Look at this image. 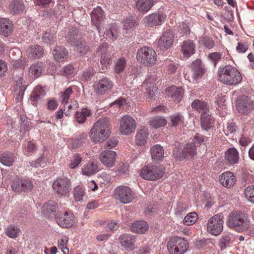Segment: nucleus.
Segmentation results:
<instances>
[{
	"mask_svg": "<svg viewBox=\"0 0 254 254\" xmlns=\"http://www.w3.org/2000/svg\"><path fill=\"white\" fill-rule=\"evenodd\" d=\"M110 120L108 118L98 120L91 128L89 137L94 142H102L106 139L111 133Z\"/></svg>",
	"mask_w": 254,
	"mask_h": 254,
	"instance_id": "obj_1",
	"label": "nucleus"
},
{
	"mask_svg": "<svg viewBox=\"0 0 254 254\" xmlns=\"http://www.w3.org/2000/svg\"><path fill=\"white\" fill-rule=\"evenodd\" d=\"M218 75L220 82L229 85H236L242 80L241 73L236 67L231 65L220 67Z\"/></svg>",
	"mask_w": 254,
	"mask_h": 254,
	"instance_id": "obj_2",
	"label": "nucleus"
},
{
	"mask_svg": "<svg viewBox=\"0 0 254 254\" xmlns=\"http://www.w3.org/2000/svg\"><path fill=\"white\" fill-rule=\"evenodd\" d=\"M227 224L230 228L239 232L248 230L251 225L247 215L239 211L229 214Z\"/></svg>",
	"mask_w": 254,
	"mask_h": 254,
	"instance_id": "obj_3",
	"label": "nucleus"
},
{
	"mask_svg": "<svg viewBox=\"0 0 254 254\" xmlns=\"http://www.w3.org/2000/svg\"><path fill=\"white\" fill-rule=\"evenodd\" d=\"M174 145L175 148L173 151V155L178 160L192 159L196 154V148L193 143H188L183 148L181 143L179 142H176Z\"/></svg>",
	"mask_w": 254,
	"mask_h": 254,
	"instance_id": "obj_4",
	"label": "nucleus"
},
{
	"mask_svg": "<svg viewBox=\"0 0 254 254\" xmlns=\"http://www.w3.org/2000/svg\"><path fill=\"white\" fill-rule=\"evenodd\" d=\"M167 248L170 254H183L189 248V243L184 238L172 237L167 243Z\"/></svg>",
	"mask_w": 254,
	"mask_h": 254,
	"instance_id": "obj_5",
	"label": "nucleus"
},
{
	"mask_svg": "<svg viewBox=\"0 0 254 254\" xmlns=\"http://www.w3.org/2000/svg\"><path fill=\"white\" fill-rule=\"evenodd\" d=\"M96 52L101 54V64L105 67H107L113 62V59L117 57L116 52L112 50L107 43H103L100 45Z\"/></svg>",
	"mask_w": 254,
	"mask_h": 254,
	"instance_id": "obj_6",
	"label": "nucleus"
},
{
	"mask_svg": "<svg viewBox=\"0 0 254 254\" xmlns=\"http://www.w3.org/2000/svg\"><path fill=\"white\" fill-rule=\"evenodd\" d=\"M136 57L139 62L145 65H152L156 61L155 51L148 47L140 48L137 53Z\"/></svg>",
	"mask_w": 254,
	"mask_h": 254,
	"instance_id": "obj_7",
	"label": "nucleus"
},
{
	"mask_svg": "<svg viewBox=\"0 0 254 254\" xmlns=\"http://www.w3.org/2000/svg\"><path fill=\"white\" fill-rule=\"evenodd\" d=\"M224 216L222 213L217 214L211 217L207 225V231L214 236L219 235L223 230Z\"/></svg>",
	"mask_w": 254,
	"mask_h": 254,
	"instance_id": "obj_8",
	"label": "nucleus"
},
{
	"mask_svg": "<svg viewBox=\"0 0 254 254\" xmlns=\"http://www.w3.org/2000/svg\"><path fill=\"white\" fill-rule=\"evenodd\" d=\"M114 194L116 199L123 204L130 203L133 199L131 189L125 186L117 187L114 190Z\"/></svg>",
	"mask_w": 254,
	"mask_h": 254,
	"instance_id": "obj_9",
	"label": "nucleus"
},
{
	"mask_svg": "<svg viewBox=\"0 0 254 254\" xmlns=\"http://www.w3.org/2000/svg\"><path fill=\"white\" fill-rule=\"evenodd\" d=\"M163 172L161 168L156 166H145L140 171L141 177L147 180H156L161 178Z\"/></svg>",
	"mask_w": 254,
	"mask_h": 254,
	"instance_id": "obj_10",
	"label": "nucleus"
},
{
	"mask_svg": "<svg viewBox=\"0 0 254 254\" xmlns=\"http://www.w3.org/2000/svg\"><path fill=\"white\" fill-rule=\"evenodd\" d=\"M114 83L112 81L106 77H103L93 83V89L97 95H104L109 92L113 88Z\"/></svg>",
	"mask_w": 254,
	"mask_h": 254,
	"instance_id": "obj_11",
	"label": "nucleus"
},
{
	"mask_svg": "<svg viewBox=\"0 0 254 254\" xmlns=\"http://www.w3.org/2000/svg\"><path fill=\"white\" fill-rule=\"evenodd\" d=\"M53 188L57 193L62 195H66L71 190V182L66 177L58 178L54 182Z\"/></svg>",
	"mask_w": 254,
	"mask_h": 254,
	"instance_id": "obj_12",
	"label": "nucleus"
},
{
	"mask_svg": "<svg viewBox=\"0 0 254 254\" xmlns=\"http://www.w3.org/2000/svg\"><path fill=\"white\" fill-rule=\"evenodd\" d=\"M136 126L135 120L132 117L126 115L121 120L120 131L122 134L128 135L134 131Z\"/></svg>",
	"mask_w": 254,
	"mask_h": 254,
	"instance_id": "obj_13",
	"label": "nucleus"
},
{
	"mask_svg": "<svg viewBox=\"0 0 254 254\" xmlns=\"http://www.w3.org/2000/svg\"><path fill=\"white\" fill-rule=\"evenodd\" d=\"M237 107L240 113L247 115L254 109V102L250 97L243 95L238 101Z\"/></svg>",
	"mask_w": 254,
	"mask_h": 254,
	"instance_id": "obj_14",
	"label": "nucleus"
},
{
	"mask_svg": "<svg viewBox=\"0 0 254 254\" xmlns=\"http://www.w3.org/2000/svg\"><path fill=\"white\" fill-rule=\"evenodd\" d=\"M136 236L130 234H123L119 238L121 246L127 252H130L136 248L135 245Z\"/></svg>",
	"mask_w": 254,
	"mask_h": 254,
	"instance_id": "obj_15",
	"label": "nucleus"
},
{
	"mask_svg": "<svg viewBox=\"0 0 254 254\" xmlns=\"http://www.w3.org/2000/svg\"><path fill=\"white\" fill-rule=\"evenodd\" d=\"M165 18V15L158 11L156 13H152L147 16H146L142 19L143 24L153 27L162 24Z\"/></svg>",
	"mask_w": 254,
	"mask_h": 254,
	"instance_id": "obj_16",
	"label": "nucleus"
},
{
	"mask_svg": "<svg viewBox=\"0 0 254 254\" xmlns=\"http://www.w3.org/2000/svg\"><path fill=\"white\" fill-rule=\"evenodd\" d=\"M57 224L64 228H69L75 223V219L73 214L70 212H64V214H59L56 217Z\"/></svg>",
	"mask_w": 254,
	"mask_h": 254,
	"instance_id": "obj_17",
	"label": "nucleus"
},
{
	"mask_svg": "<svg viewBox=\"0 0 254 254\" xmlns=\"http://www.w3.org/2000/svg\"><path fill=\"white\" fill-rule=\"evenodd\" d=\"M117 157L116 152L112 150H105L100 153L99 158L102 163L108 168L113 167L115 164Z\"/></svg>",
	"mask_w": 254,
	"mask_h": 254,
	"instance_id": "obj_18",
	"label": "nucleus"
},
{
	"mask_svg": "<svg viewBox=\"0 0 254 254\" xmlns=\"http://www.w3.org/2000/svg\"><path fill=\"white\" fill-rule=\"evenodd\" d=\"M173 38L172 32L170 30H167L158 40V47L163 50L169 48L172 45Z\"/></svg>",
	"mask_w": 254,
	"mask_h": 254,
	"instance_id": "obj_19",
	"label": "nucleus"
},
{
	"mask_svg": "<svg viewBox=\"0 0 254 254\" xmlns=\"http://www.w3.org/2000/svg\"><path fill=\"white\" fill-rule=\"evenodd\" d=\"M166 92L168 97L177 103L180 102L184 95V90L181 87L175 86L169 87Z\"/></svg>",
	"mask_w": 254,
	"mask_h": 254,
	"instance_id": "obj_20",
	"label": "nucleus"
},
{
	"mask_svg": "<svg viewBox=\"0 0 254 254\" xmlns=\"http://www.w3.org/2000/svg\"><path fill=\"white\" fill-rule=\"evenodd\" d=\"M219 181L224 187L230 188L234 186L236 179L234 174L232 172L228 171L221 174Z\"/></svg>",
	"mask_w": 254,
	"mask_h": 254,
	"instance_id": "obj_21",
	"label": "nucleus"
},
{
	"mask_svg": "<svg viewBox=\"0 0 254 254\" xmlns=\"http://www.w3.org/2000/svg\"><path fill=\"white\" fill-rule=\"evenodd\" d=\"M239 153L234 148L229 149L225 154V163L228 165H233L238 162Z\"/></svg>",
	"mask_w": 254,
	"mask_h": 254,
	"instance_id": "obj_22",
	"label": "nucleus"
},
{
	"mask_svg": "<svg viewBox=\"0 0 254 254\" xmlns=\"http://www.w3.org/2000/svg\"><path fill=\"white\" fill-rule=\"evenodd\" d=\"M13 25L9 19L0 18V34L8 36L12 31Z\"/></svg>",
	"mask_w": 254,
	"mask_h": 254,
	"instance_id": "obj_23",
	"label": "nucleus"
},
{
	"mask_svg": "<svg viewBox=\"0 0 254 254\" xmlns=\"http://www.w3.org/2000/svg\"><path fill=\"white\" fill-rule=\"evenodd\" d=\"M67 42L72 46H76L81 41L80 36L77 28L72 27L67 33L66 36Z\"/></svg>",
	"mask_w": 254,
	"mask_h": 254,
	"instance_id": "obj_24",
	"label": "nucleus"
},
{
	"mask_svg": "<svg viewBox=\"0 0 254 254\" xmlns=\"http://www.w3.org/2000/svg\"><path fill=\"white\" fill-rule=\"evenodd\" d=\"M154 0H137L135 7L141 13L147 12L153 6Z\"/></svg>",
	"mask_w": 254,
	"mask_h": 254,
	"instance_id": "obj_25",
	"label": "nucleus"
},
{
	"mask_svg": "<svg viewBox=\"0 0 254 254\" xmlns=\"http://www.w3.org/2000/svg\"><path fill=\"white\" fill-rule=\"evenodd\" d=\"M191 67L193 78L194 79L201 78L204 72L201 61L200 60H195L192 63Z\"/></svg>",
	"mask_w": 254,
	"mask_h": 254,
	"instance_id": "obj_26",
	"label": "nucleus"
},
{
	"mask_svg": "<svg viewBox=\"0 0 254 254\" xmlns=\"http://www.w3.org/2000/svg\"><path fill=\"white\" fill-rule=\"evenodd\" d=\"M151 157L155 162L162 161L164 158V149L158 144L153 146L150 149Z\"/></svg>",
	"mask_w": 254,
	"mask_h": 254,
	"instance_id": "obj_27",
	"label": "nucleus"
},
{
	"mask_svg": "<svg viewBox=\"0 0 254 254\" xmlns=\"http://www.w3.org/2000/svg\"><path fill=\"white\" fill-rule=\"evenodd\" d=\"M45 65L42 62H37L32 64L29 70L31 76L35 78L39 77L45 71Z\"/></svg>",
	"mask_w": 254,
	"mask_h": 254,
	"instance_id": "obj_28",
	"label": "nucleus"
},
{
	"mask_svg": "<svg viewBox=\"0 0 254 254\" xmlns=\"http://www.w3.org/2000/svg\"><path fill=\"white\" fill-rule=\"evenodd\" d=\"M25 8V5L21 0H13L9 6V11L12 14H18L23 12Z\"/></svg>",
	"mask_w": 254,
	"mask_h": 254,
	"instance_id": "obj_29",
	"label": "nucleus"
},
{
	"mask_svg": "<svg viewBox=\"0 0 254 254\" xmlns=\"http://www.w3.org/2000/svg\"><path fill=\"white\" fill-rule=\"evenodd\" d=\"M45 95V92L42 88L36 87L32 91L30 96V101L34 106L42 101Z\"/></svg>",
	"mask_w": 254,
	"mask_h": 254,
	"instance_id": "obj_30",
	"label": "nucleus"
},
{
	"mask_svg": "<svg viewBox=\"0 0 254 254\" xmlns=\"http://www.w3.org/2000/svg\"><path fill=\"white\" fill-rule=\"evenodd\" d=\"M91 18L92 22L95 25L99 32H100L98 23L101 21L103 18V11L102 8L100 7L94 8L91 12Z\"/></svg>",
	"mask_w": 254,
	"mask_h": 254,
	"instance_id": "obj_31",
	"label": "nucleus"
},
{
	"mask_svg": "<svg viewBox=\"0 0 254 254\" xmlns=\"http://www.w3.org/2000/svg\"><path fill=\"white\" fill-rule=\"evenodd\" d=\"M58 209L57 204L53 201H49L46 202L42 207V212L46 217H50L55 213Z\"/></svg>",
	"mask_w": 254,
	"mask_h": 254,
	"instance_id": "obj_32",
	"label": "nucleus"
},
{
	"mask_svg": "<svg viewBox=\"0 0 254 254\" xmlns=\"http://www.w3.org/2000/svg\"><path fill=\"white\" fill-rule=\"evenodd\" d=\"M214 119L207 112L201 115V127L204 130H208L213 126Z\"/></svg>",
	"mask_w": 254,
	"mask_h": 254,
	"instance_id": "obj_33",
	"label": "nucleus"
},
{
	"mask_svg": "<svg viewBox=\"0 0 254 254\" xmlns=\"http://www.w3.org/2000/svg\"><path fill=\"white\" fill-rule=\"evenodd\" d=\"M149 228L147 223L144 220L137 221L132 224L131 231L138 234L145 233Z\"/></svg>",
	"mask_w": 254,
	"mask_h": 254,
	"instance_id": "obj_34",
	"label": "nucleus"
},
{
	"mask_svg": "<svg viewBox=\"0 0 254 254\" xmlns=\"http://www.w3.org/2000/svg\"><path fill=\"white\" fill-rule=\"evenodd\" d=\"M195 48L194 43L190 40L184 41L182 46V52L188 57H190L194 53Z\"/></svg>",
	"mask_w": 254,
	"mask_h": 254,
	"instance_id": "obj_35",
	"label": "nucleus"
},
{
	"mask_svg": "<svg viewBox=\"0 0 254 254\" xmlns=\"http://www.w3.org/2000/svg\"><path fill=\"white\" fill-rule=\"evenodd\" d=\"M27 53L28 56L30 58L38 59L43 55V49L39 45L32 46L28 49Z\"/></svg>",
	"mask_w": 254,
	"mask_h": 254,
	"instance_id": "obj_36",
	"label": "nucleus"
},
{
	"mask_svg": "<svg viewBox=\"0 0 254 254\" xmlns=\"http://www.w3.org/2000/svg\"><path fill=\"white\" fill-rule=\"evenodd\" d=\"M68 55V52L64 47L56 48L53 52L55 59L58 62H61L66 59Z\"/></svg>",
	"mask_w": 254,
	"mask_h": 254,
	"instance_id": "obj_37",
	"label": "nucleus"
},
{
	"mask_svg": "<svg viewBox=\"0 0 254 254\" xmlns=\"http://www.w3.org/2000/svg\"><path fill=\"white\" fill-rule=\"evenodd\" d=\"M98 171V169L97 164L94 162H89L82 170L83 174L86 176L94 175Z\"/></svg>",
	"mask_w": 254,
	"mask_h": 254,
	"instance_id": "obj_38",
	"label": "nucleus"
},
{
	"mask_svg": "<svg viewBox=\"0 0 254 254\" xmlns=\"http://www.w3.org/2000/svg\"><path fill=\"white\" fill-rule=\"evenodd\" d=\"M191 106L193 109H195L199 112H208L209 110V105L206 102L199 100H195L193 101Z\"/></svg>",
	"mask_w": 254,
	"mask_h": 254,
	"instance_id": "obj_39",
	"label": "nucleus"
},
{
	"mask_svg": "<svg viewBox=\"0 0 254 254\" xmlns=\"http://www.w3.org/2000/svg\"><path fill=\"white\" fill-rule=\"evenodd\" d=\"M14 161L13 154L9 152L3 153L0 157V162L4 166H10Z\"/></svg>",
	"mask_w": 254,
	"mask_h": 254,
	"instance_id": "obj_40",
	"label": "nucleus"
},
{
	"mask_svg": "<svg viewBox=\"0 0 254 254\" xmlns=\"http://www.w3.org/2000/svg\"><path fill=\"white\" fill-rule=\"evenodd\" d=\"M148 123L152 127L157 128L165 126L167 124V121L163 118L155 117L151 118Z\"/></svg>",
	"mask_w": 254,
	"mask_h": 254,
	"instance_id": "obj_41",
	"label": "nucleus"
},
{
	"mask_svg": "<svg viewBox=\"0 0 254 254\" xmlns=\"http://www.w3.org/2000/svg\"><path fill=\"white\" fill-rule=\"evenodd\" d=\"M148 133L145 129L139 130L136 134L135 143L138 145H143L146 142Z\"/></svg>",
	"mask_w": 254,
	"mask_h": 254,
	"instance_id": "obj_42",
	"label": "nucleus"
},
{
	"mask_svg": "<svg viewBox=\"0 0 254 254\" xmlns=\"http://www.w3.org/2000/svg\"><path fill=\"white\" fill-rule=\"evenodd\" d=\"M91 115L90 110L85 108L82 109L81 112H77L75 116L76 121L78 124H83L86 121L87 117Z\"/></svg>",
	"mask_w": 254,
	"mask_h": 254,
	"instance_id": "obj_43",
	"label": "nucleus"
},
{
	"mask_svg": "<svg viewBox=\"0 0 254 254\" xmlns=\"http://www.w3.org/2000/svg\"><path fill=\"white\" fill-rule=\"evenodd\" d=\"M118 28L115 24H112L111 26L110 29L107 30L104 33V35H105L106 38L113 41L118 38Z\"/></svg>",
	"mask_w": 254,
	"mask_h": 254,
	"instance_id": "obj_44",
	"label": "nucleus"
},
{
	"mask_svg": "<svg viewBox=\"0 0 254 254\" xmlns=\"http://www.w3.org/2000/svg\"><path fill=\"white\" fill-rule=\"evenodd\" d=\"M126 60L124 58L119 59L114 67L115 72L118 74L123 72L126 66Z\"/></svg>",
	"mask_w": 254,
	"mask_h": 254,
	"instance_id": "obj_45",
	"label": "nucleus"
},
{
	"mask_svg": "<svg viewBox=\"0 0 254 254\" xmlns=\"http://www.w3.org/2000/svg\"><path fill=\"white\" fill-rule=\"evenodd\" d=\"M19 183H21L22 186L20 189L21 192H28L31 191L33 188L32 181L28 178H22L21 181L19 182ZM17 183H19V182H17Z\"/></svg>",
	"mask_w": 254,
	"mask_h": 254,
	"instance_id": "obj_46",
	"label": "nucleus"
},
{
	"mask_svg": "<svg viewBox=\"0 0 254 254\" xmlns=\"http://www.w3.org/2000/svg\"><path fill=\"white\" fill-rule=\"evenodd\" d=\"M43 42L47 44L53 45L56 42V38L55 34L50 32H45L42 37Z\"/></svg>",
	"mask_w": 254,
	"mask_h": 254,
	"instance_id": "obj_47",
	"label": "nucleus"
},
{
	"mask_svg": "<svg viewBox=\"0 0 254 254\" xmlns=\"http://www.w3.org/2000/svg\"><path fill=\"white\" fill-rule=\"evenodd\" d=\"M198 215L195 212H191L187 214L184 219V223L187 225L193 224L197 220Z\"/></svg>",
	"mask_w": 254,
	"mask_h": 254,
	"instance_id": "obj_48",
	"label": "nucleus"
},
{
	"mask_svg": "<svg viewBox=\"0 0 254 254\" xmlns=\"http://www.w3.org/2000/svg\"><path fill=\"white\" fill-rule=\"evenodd\" d=\"M245 195L250 202L254 203V185H250L245 189Z\"/></svg>",
	"mask_w": 254,
	"mask_h": 254,
	"instance_id": "obj_49",
	"label": "nucleus"
},
{
	"mask_svg": "<svg viewBox=\"0 0 254 254\" xmlns=\"http://www.w3.org/2000/svg\"><path fill=\"white\" fill-rule=\"evenodd\" d=\"M20 232V229L14 225L9 226L6 230L8 237L12 238H16Z\"/></svg>",
	"mask_w": 254,
	"mask_h": 254,
	"instance_id": "obj_50",
	"label": "nucleus"
},
{
	"mask_svg": "<svg viewBox=\"0 0 254 254\" xmlns=\"http://www.w3.org/2000/svg\"><path fill=\"white\" fill-rule=\"evenodd\" d=\"M172 126L176 127L183 122V116L180 113L175 114L170 116Z\"/></svg>",
	"mask_w": 254,
	"mask_h": 254,
	"instance_id": "obj_51",
	"label": "nucleus"
},
{
	"mask_svg": "<svg viewBox=\"0 0 254 254\" xmlns=\"http://www.w3.org/2000/svg\"><path fill=\"white\" fill-rule=\"evenodd\" d=\"M222 53L220 52L211 53L208 55V59L214 66H216L217 63L221 60Z\"/></svg>",
	"mask_w": 254,
	"mask_h": 254,
	"instance_id": "obj_52",
	"label": "nucleus"
},
{
	"mask_svg": "<svg viewBox=\"0 0 254 254\" xmlns=\"http://www.w3.org/2000/svg\"><path fill=\"white\" fill-rule=\"evenodd\" d=\"M82 161V157L80 155L77 153L75 154L70 161V164L69 165L70 168L74 169L77 167Z\"/></svg>",
	"mask_w": 254,
	"mask_h": 254,
	"instance_id": "obj_53",
	"label": "nucleus"
},
{
	"mask_svg": "<svg viewBox=\"0 0 254 254\" xmlns=\"http://www.w3.org/2000/svg\"><path fill=\"white\" fill-rule=\"evenodd\" d=\"M85 194V192L82 188L79 186H77L74 189V196L76 201H81L83 199V197Z\"/></svg>",
	"mask_w": 254,
	"mask_h": 254,
	"instance_id": "obj_54",
	"label": "nucleus"
},
{
	"mask_svg": "<svg viewBox=\"0 0 254 254\" xmlns=\"http://www.w3.org/2000/svg\"><path fill=\"white\" fill-rule=\"evenodd\" d=\"M129 164L127 162L122 163L119 165L117 171L120 175H125L128 172Z\"/></svg>",
	"mask_w": 254,
	"mask_h": 254,
	"instance_id": "obj_55",
	"label": "nucleus"
},
{
	"mask_svg": "<svg viewBox=\"0 0 254 254\" xmlns=\"http://www.w3.org/2000/svg\"><path fill=\"white\" fill-rule=\"evenodd\" d=\"M201 43L207 49H212L214 45L213 40L210 37H204L200 40Z\"/></svg>",
	"mask_w": 254,
	"mask_h": 254,
	"instance_id": "obj_56",
	"label": "nucleus"
},
{
	"mask_svg": "<svg viewBox=\"0 0 254 254\" xmlns=\"http://www.w3.org/2000/svg\"><path fill=\"white\" fill-rule=\"evenodd\" d=\"M72 93V88L69 87L67 88L62 94L61 96L62 103L63 104H66L69 98L70 94Z\"/></svg>",
	"mask_w": 254,
	"mask_h": 254,
	"instance_id": "obj_57",
	"label": "nucleus"
},
{
	"mask_svg": "<svg viewBox=\"0 0 254 254\" xmlns=\"http://www.w3.org/2000/svg\"><path fill=\"white\" fill-rule=\"evenodd\" d=\"M76 46L77 50L83 55H85L89 51V47L84 41H81Z\"/></svg>",
	"mask_w": 254,
	"mask_h": 254,
	"instance_id": "obj_58",
	"label": "nucleus"
},
{
	"mask_svg": "<svg viewBox=\"0 0 254 254\" xmlns=\"http://www.w3.org/2000/svg\"><path fill=\"white\" fill-rule=\"evenodd\" d=\"M22 180V179L19 178H15L13 181L11 185V187L12 188V190L15 192H21V188L22 187L21 185V184L16 183V182H21Z\"/></svg>",
	"mask_w": 254,
	"mask_h": 254,
	"instance_id": "obj_59",
	"label": "nucleus"
},
{
	"mask_svg": "<svg viewBox=\"0 0 254 254\" xmlns=\"http://www.w3.org/2000/svg\"><path fill=\"white\" fill-rule=\"evenodd\" d=\"M238 127L235 123H230L227 124L226 129H224V132L226 134L229 133H234L237 130Z\"/></svg>",
	"mask_w": 254,
	"mask_h": 254,
	"instance_id": "obj_60",
	"label": "nucleus"
},
{
	"mask_svg": "<svg viewBox=\"0 0 254 254\" xmlns=\"http://www.w3.org/2000/svg\"><path fill=\"white\" fill-rule=\"evenodd\" d=\"M158 89L156 86L153 85H150L146 87V94L148 97L151 99L155 96L157 92Z\"/></svg>",
	"mask_w": 254,
	"mask_h": 254,
	"instance_id": "obj_61",
	"label": "nucleus"
},
{
	"mask_svg": "<svg viewBox=\"0 0 254 254\" xmlns=\"http://www.w3.org/2000/svg\"><path fill=\"white\" fill-rule=\"evenodd\" d=\"M135 24V22L133 20L131 16L127 17L124 21V28L126 30H128L132 28Z\"/></svg>",
	"mask_w": 254,
	"mask_h": 254,
	"instance_id": "obj_62",
	"label": "nucleus"
},
{
	"mask_svg": "<svg viewBox=\"0 0 254 254\" xmlns=\"http://www.w3.org/2000/svg\"><path fill=\"white\" fill-rule=\"evenodd\" d=\"M204 141V139L203 137L197 133L194 136L193 139H192V141L190 142V143H193L195 145V147L201 145L202 143H203Z\"/></svg>",
	"mask_w": 254,
	"mask_h": 254,
	"instance_id": "obj_63",
	"label": "nucleus"
},
{
	"mask_svg": "<svg viewBox=\"0 0 254 254\" xmlns=\"http://www.w3.org/2000/svg\"><path fill=\"white\" fill-rule=\"evenodd\" d=\"M231 238L228 236H224L222 237L220 241V247L221 250L225 249L227 245L229 244Z\"/></svg>",
	"mask_w": 254,
	"mask_h": 254,
	"instance_id": "obj_64",
	"label": "nucleus"
}]
</instances>
